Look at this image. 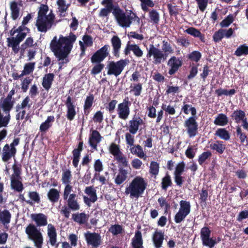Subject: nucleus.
Masks as SVG:
<instances>
[{
	"label": "nucleus",
	"instance_id": "54",
	"mask_svg": "<svg viewBox=\"0 0 248 248\" xmlns=\"http://www.w3.org/2000/svg\"><path fill=\"white\" fill-rule=\"evenodd\" d=\"M212 153L210 151L203 152L199 156L198 159L199 164L201 166L202 165L205 161L207 159H210Z\"/></svg>",
	"mask_w": 248,
	"mask_h": 248
},
{
	"label": "nucleus",
	"instance_id": "31",
	"mask_svg": "<svg viewBox=\"0 0 248 248\" xmlns=\"http://www.w3.org/2000/svg\"><path fill=\"white\" fill-rule=\"evenodd\" d=\"M49 201L53 203L57 202L60 198V191L56 188H51L47 193Z\"/></svg>",
	"mask_w": 248,
	"mask_h": 248
},
{
	"label": "nucleus",
	"instance_id": "35",
	"mask_svg": "<svg viewBox=\"0 0 248 248\" xmlns=\"http://www.w3.org/2000/svg\"><path fill=\"white\" fill-rule=\"evenodd\" d=\"M28 196L30 200L26 201L29 205L32 206L34 203H39L41 202L39 194L36 191H29Z\"/></svg>",
	"mask_w": 248,
	"mask_h": 248
},
{
	"label": "nucleus",
	"instance_id": "14",
	"mask_svg": "<svg viewBox=\"0 0 248 248\" xmlns=\"http://www.w3.org/2000/svg\"><path fill=\"white\" fill-rule=\"evenodd\" d=\"M183 64V58L182 57H176L172 56L168 61L167 65L170 69L168 74L170 75L175 74L182 66Z\"/></svg>",
	"mask_w": 248,
	"mask_h": 248
},
{
	"label": "nucleus",
	"instance_id": "8",
	"mask_svg": "<svg viewBox=\"0 0 248 248\" xmlns=\"http://www.w3.org/2000/svg\"><path fill=\"white\" fill-rule=\"evenodd\" d=\"M55 15L52 11L46 17H37L36 26L39 31L46 32L50 30L54 23Z\"/></svg>",
	"mask_w": 248,
	"mask_h": 248
},
{
	"label": "nucleus",
	"instance_id": "60",
	"mask_svg": "<svg viewBox=\"0 0 248 248\" xmlns=\"http://www.w3.org/2000/svg\"><path fill=\"white\" fill-rule=\"evenodd\" d=\"M236 91L234 89H231L229 91L226 89H222L219 88L215 91V93L217 96H221L222 95H232L235 93Z\"/></svg>",
	"mask_w": 248,
	"mask_h": 248
},
{
	"label": "nucleus",
	"instance_id": "29",
	"mask_svg": "<svg viewBox=\"0 0 248 248\" xmlns=\"http://www.w3.org/2000/svg\"><path fill=\"white\" fill-rule=\"evenodd\" d=\"M93 101L94 95L93 94H90L89 96H87L83 106L84 113L86 116H88L90 112Z\"/></svg>",
	"mask_w": 248,
	"mask_h": 248
},
{
	"label": "nucleus",
	"instance_id": "45",
	"mask_svg": "<svg viewBox=\"0 0 248 248\" xmlns=\"http://www.w3.org/2000/svg\"><path fill=\"white\" fill-rule=\"evenodd\" d=\"M236 134L239 137L241 143L244 144L246 142V146H248V137L246 133L242 131L239 125L236 126Z\"/></svg>",
	"mask_w": 248,
	"mask_h": 248
},
{
	"label": "nucleus",
	"instance_id": "56",
	"mask_svg": "<svg viewBox=\"0 0 248 248\" xmlns=\"http://www.w3.org/2000/svg\"><path fill=\"white\" fill-rule=\"evenodd\" d=\"M108 150L109 153L114 155L115 157L120 154H122V152L120 151L119 145L113 142L110 144Z\"/></svg>",
	"mask_w": 248,
	"mask_h": 248
},
{
	"label": "nucleus",
	"instance_id": "41",
	"mask_svg": "<svg viewBox=\"0 0 248 248\" xmlns=\"http://www.w3.org/2000/svg\"><path fill=\"white\" fill-rule=\"evenodd\" d=\"M33 43L34 41L32 37H28L25 41L21 45L20 53L23 54L27 48L36 46L37 44L36 43L34 44Z\"/></svg>",
	"mask_w": 248,
	"mask_h": 248
},
{
	"label": "nucleus",
	"instance_id": "24",
	"mask_svg": "<svg viewBox=\"0 0 248 248\" xmlns=\"http://www.w3.org/2000/svg\"><path fill=\"white\" fill-rule=\"evenodd\" d=\"M31 218L35 222L36 226H45L47 224V217L42 213L32 214Z\"/></svg>",
	"mask_w": 248,
	"mask_h": 248
},
{
	"label": "nucleus",
	"instance_id": "55",
	"mask_svg": "<svg viewBox=\"0 0 248 248\" xmlns=\"http://www.w3.org/2000/svg\"><path fill=\"white\" fill-rule=\"evenodd\" d=\"M162 51L164 54H165L166 58L168 57L169 54L173 52V49L170 44L165 40H163L162 42Z\"/></svg>",
	"mask_w": 248,
	"mask_h": 248
},
{
	"label": "nucleus",
	"instance_id": "62",
	"mask_svg": "<svg viewBox=\"0 0 248 248\" xmlns=\"http://www.w3.org/2000/svg\"><path fill=\"white\" fill-rule=\"evenodd\" d=\"M95 64L93 67L91 71V74L93 75H96L99 74L105 67V65L100 62H94Z\"/></svg>",
	"mask_w": 248,
	"mask_h": 248
},
{
	"label": "nucleus",
	"instance_id": "32",
	"mask_svg": "<svg viewBox=\"0 0 248 248\" xmlns=\"http://www.w3.org/2000/svg\"><path fill=\"white\" fill-rule=\"evenodd\" d=\"M13 106L14 101L6 98H4L0 102V108L3 109L5 113L10 114V111L13 108Z\"/></svg>",
	"mask_w": 248,
	"mask_h": 248
},
{
	"label": "nucleus",
	"instance_id": "61",
	"mask_svg": "<svg viewBox=\"0 0 248 248\" xmlns=\"http://www.w3.org/2000/svg\"><path fill=\"white\" fill-rule=\"evenodd\" d=\"M234 21V16L232 14H229L220 23L222 28L229 27Z\"/></svg>",
	"mask_w": 248,
	"mask_h": 248
},
{
	"label": "nucleus",
	"instance_id": "18",
	"mask_svg": "<svg viewBox=\"0 0 248 248\" xmlns=\"http://www.w3.org/2000/svg\"><path fill=\"white\" fill-rule=\"evenodd\" d=\"M131 51L133 52L134 55L138 58L141 57L143 54V51L138 45L131 44L128 41L124 49V53L125 55L127 56L130 54Z\"/></svg>",
	"mask_w": 248,
	"mask_h": 248
},
{
	"label": "nucleus",
	"instance_id": "1",
	"mask_svg": "<svg viewBox=\"0 0 248 248\" xmlns=\"http://www.w3.org/2000/svg\"><path fill=\"white\" fill-rule=\"evenodd\" d=\"M101 4L105 7L102 8L99 14V17H107L112 12L118 24L122 27H129L133 21H136L139 24L140 18L137 14L132 10H126V12L118 6H114L113 3L107 0H103Z\"/></svg>",
	"mask_w": 248,
	"mask_h": 248
},
{
	"label": "nucleus",
	"instance_id": "50",
	"mask_svg": "<svg viewBox=\"0 0 248 248\" xmlns=\"http://www.w3.org/2000/svg\"><path fill=\"white\" fill-rule=\"evenodd\" d=\"M85 193L92 198V202H94L97 200L96 190L93 186H87L84 190Z\"/></svg>",
	"mask_w": 248,
	"mask_h": 248
},
{
	"label": "nucleus",
	"instance_id": "63",
	"mask_svg": "<svg viewBox=\"0 0 248 248\" xmlns=\"http://www.w3.org/2000/svg\"><path fill=\"white\" fill-rule=\"evenodd\" d=\"M108 231L113 235H117L123 232V228L122 226L119 224L112 225Z\"/></svg>",
	"mask_w": 248,
	"mask_h": 248
},
{
	"label": "nucleus",
	"instance_id": "6",
	"mask_svg": "<svg viewBox=\"0 0 248 248\" xmlns=\"http://www.w3.org/2000/svg\"><path fill=\"white\" fill-rule=\"evenodd\" d=\"M192 116L185 120L184 126L189 138L195 137L198 133V124L196 121V109L195 107L190 108Z\"/></svg>",
	"mask_w": 248,
	"mask_h": 248
},
{
	"label": "nucleus",
	"instance_id": "22",
	"mask_svg": "<svg viewBox=\"0 0 248 248\" xmlns=\"http://www.w3.org/2000/svg\"><path fill=\"white\" fill-rule=\"evenodd\" d=\"M113 48L112 54L116 58L120 57V51L122 46V41L117 35H114L110 40Z\"/></svg>",
	"mask_w": 248,
	"mask_h": 248
},
{
	"label": "nucleus",
	"instance_id": "33",
	"mask_svg": "<svg viewBox=\"0 0 248 248\" xmlns=\"http://www.w3.org/2000/svg\"><path fill=\"white\" fill-rule=\"evenodd\" d=\"M10 8L11 11V18L13 20H16L20 14V9L18 6L17 2L15 1L11 2L10 3Z\"/></svg>",
	"mask_w": 248,
	"mask_h": 248
},
{
	"label": "nucleus",
	"instance_id": "16",
	"mask_svg": "<svg viewBox=\"0 0 248 248\" xmlns=\"http://www.w3.org/2000/svg\"><path fill=\"white\" fill-rule=\"evenodd\" d=\"M144 124L142 119L139 116L135 115L131 120L128 122L129 132L132 135L136 134L139 129V127Z\"/></svg>",
	"mask_w": 248,
	"mask_h": 248
},
{
	"label": "nucleus",
	"instance_id": "15",
	"mask_svg": "<svg viewBox=\"0 0 248 248\" xmlns=\"http://www.w3.org/2000/svg\"><path fill=\"white\" fill-rule=\"evenodd\" d=\"M25 38V34H17L16 37L7 38V46L12 47V50L15 54L18 53L20 50V43Z\"/></svg>",
	"mask_w": 248,
	"mask_h": 248
},
{
	"label": "nucleus",
	"instance_id": "27",
	"mask_svg": "<svg viewBox=\"0 0 248 248\" xmlns=\"http://www.w3.org/2000/svg\"><path fill=\"white\" fill-rule=\"evenodd\" d=\"M73 220L79 225L85 224L89 219V215L85 213H78L72 214Z\"/></svg>",
	"mask_w": 248,
	"mask_h": 248
},
{
	"label": "nucleus",
	"instance_id": "26",
	"mask_svg": "<svg viewBox=\"0 0 248 248\" xmlns=\"http://www.w3.org/2000/svg\"><path fill=\"white\" fill-rule=\"evenodd\" d=\"M16 153L10 148L9 145L6 144L2 149V160L3 162H8L12 157H15Z\"/></svg>",
	"mask_w": 248,
	"mask_h": 248
},
{
	"label": "nucleus",
	"instance_id": "34",
	"mask_svg": "<svg viewBox=\"0 0 248 248\" xmlns=\"http://www.w3.org/2000/svg\"><path fill=\"white\" fill-rule=\"evenodd\" d=\"M127 171L123 168H120L119 173L115 179V183L118 185L123 183L127 178Z\"/></svg>",
	"mask_w": 248,
	"mask_h": 248
},
{
	"label": "nucleus",
	"instance_id": "59",
	"mask_svg": "<svg viewBox=\"0 0 248 248\" xmlns=\"http://www.w3.org/2000/svg\"><path fill=\"white\" fill-rule=\"evenodd\" d=\"M32 16L31 14H28L25 17L23 18V20L22 22L21 25L20 26L22 29L25 31V33L27 34L30 32L31 30L26 26V25L29 23L30 20L31 19Z\"/></svg>",
	"mask_w": 248,
	"mask_h": 248
},
{
	"label": "nucleus",
	"instance_id": "53",
	"mask_svg": "<svg viewBox=\"0 0 248 248\" xmlns=\"http://www.w3.org/2000/svg\"><path fill=\"white\" fill-rule=\"evenodd\" d=\"M149 17L151 20V22L154 24L158 25L159 22V14L155 10H152L149 13Z\"/></svg>",
	"mask_w": 248,
	"mask_h": 248
},
{
	"label": "nucleus",
	"instance_id": "38",
	"mask_svg": "<svg viewBox=\"0 0 248 248\" xmlns=\"http://www.w3.org/2000/svg\"><path fill=\"white\" fill-rule=\"evenodd\" d=\"M56 4L58 6V12L60 13L61 16H64V14L70 6V3H66L65 0H57Z\"/></svg>",
	"mask_w": 248,
	"mask_h": 248
},
{
	"label": "nucleus",
	"instance_id": "39",
	"mask_svg": "<svg viewBox=\"0 0 248 248\" xmlns=\"http://www.w3.org/2000/svg\"><path fill=\"white\" fill-rule=\"evenodd\" d=\"M215 135L226 141L229 140L231 137L229 132L224 128H218L216 131Z\"/></svg>",
	"mask_w": 248,
	"mask_h": 248
},
{
	"label": "nucleus",
	"instance_id": "42",
	"mask_svg": "<svg viewBox=\"0 0 248 248\" xmlns=\"http://www.w3.org/2000/svg\"><path fill=\"white\" fill-rule=\"evenodd\" d=\"M11 218V214L7 209H5L2 211L0 210V222L3 224L5 225L9 224L10 222Z\"/></svg>",
	"mask_w": 248,
	"mask_h": 248
},
{
	"label": "nucleus",
	"instance_id": "58",
	"mask_svg": "<svg viewBox=\"0 0 248 248\" xmlns=\"http://www.w3.org/2000/svg\"><path fill=\"white\" fill-rule=\"evenodd\" d=\"M201 53L197 50H195L188 54L187 58L192 62H198L202 58Z\"/></svg>",
	"mask_w": 248,
	"mask_h": 248
},
{
	"label": "nucleus",
	"instance_id": "3",
	"mask_svg": "<svg viewBox=\"0 0 248 248\" xmlns=\"http://www.w3.org/2000/svg\"><path fill=\"white\" fill-rule=\"evenodd\" d=\"M72 191V186H65L63 198L64 200L66 201L67 206L64 205L62 207L61 213L66 218L69 217L71 211H78L80 208L78 195L75 193H71Z\"/></svg>",
	"mask_w": 248,
	"mask_h": 248
},
{
	"label": "nucleus",
	"instance_id": "43",
	"mask_svg": "<svg viewBox=\"0 0 248 248\" xmlns=\"http://www.w3.org/2000/svg\"><path fill=\"white\" fill-rule=\"evenodd\" d=\"M130 150L133 155H135L140 158L146 157V155L140 145H134L132 147H131Z\"/></svg>",
	"mask_w": 248,
	"mask_h": 248
},
{
	"label": "nucleus",
	"instance_id": "48",
	"mask_svg": "<svg viewBox=\"0 0 248 248\" xmlns=\"http://www.w3.org/2000/svg\"><path fill=\"white\" fill-rule=\"evenodd\" d=\"M159 164L156 161H152L150 163L149 167V173L152 175L154 176V178H156L157 175L159 173Z\"/></svg>",
	"mask_w": 248,
	"mask_h": 248
},
{
	"label": "nucleus",
	"instance_id": "47",
	"mask_svg": "<svg viewBox=\"0 0 248 248\" xmlns=\"http://www.w3.org/2000/svg\"><path fill=\"white\" fill-rule=\"evenodd\" d=\"M130 92L133 93L135 96H139L141 94L142 90V84L139 82L133 83L130 86Z\"/></svg>",
	"mask_w": 248,
	"mask_h": 248
},
{
	"label": "nucleus",
	"instance_id": "7",
	"mask_svg": "<svg viewBox=\"0 0 248 248\" xmlns=\"http://www.w3.org/2000/svg\"><path fill=\"white\" fill-rule=\"evenodd\" d=\"M211 231L209 227L204 226L201 229L200 238L202 242V244L204 246L209 248H213L218 242L221 241L220 237L217 239L211 237Z\"/></svg>",
	"mask_w": 248,
	"mask_h": 248
},
{
	"label": "nucleus",
	"instance_id": "4",
	"mask_svg": "<svg viewBox=\"0 0 248 248\" xmlns=\"http://www.w3.org/2000/svg\"><path fill=\"white\" fill-rule=\"evenodd\" d=\"M147 183L141 176L135 177L126 187L125 194H130L131 198L138 199L143 193L146 188Z\"/></svg>",
	"mask_w": 248,
	"mask_h": 248
},
{
	"label": "nucleus",
	"instance_id": "51",
	"mask_svg": "<svg viewBox=\"0 0 248 248\" xmlns=\"http://www.w3.org/2000/svg\"><path fill=\"white\" fill-rule=\"evenodd\" d=\"M180 207L179 211L188 215L190 212V204L189 202L181 200L180 202Z\"/></svg>",
	"mask_w": 248,
	"mask_h": 248
},
{
	"label": "nucleus",
	"instance_id": "17",
	"mask_svg": "<svg viewBox=\"0 0 248 248\" xmlns=\"http://www.w3.org/2000/svg\"><path fill=\"white\" fill-rule=\"evenodd\" d=\"M47 236L48 242L51 246L55 248H58L60 242H57V234L56 229L52 224H48L47 225Z\"/></svg>",
	"mask_w": 248,
	"mask_h": 248
},
{
	"label": "nucleus",
	"instance_id": "9",
	"mask_svg": "<svg viewBox=\"0 0 248 248\" xmlns=\"http://www.w3.org/2000/svg\"><path fill=\"white\" fill-rule=\"evenodd\" d=\"M128 62L129 61L127 59H121L116 62L114 61L110 62L107 65L108 68V75H113L117 77L121 74Z\"/></svg>",
	"mask_w": 248,
	"mask_h": 248
},
{
	"label": "nucleus",
	"instance_id": "36",
	"mask_svg": "<svg viewBox=\"0 0 248 248\" xmlns=\"http://www.w3.org/2000/svg\"><path fill=\"white\" fill-rule=\"evenodd\" d=\"M214 123L216 125L225 126L228 123V118L225 114L219 113L215 118Z\"/></svg>",
	"mask_w": 248,
	"mask_h": 248
},
{
	"label": "nucleus",
	"instance_id": "28",
	"mask_svg": "<svg viewBox=\"0 0 248 248\" xmlns=\"http://www.w3.org/2000/svg\"><path fill=\"white\" fill-rule=\"evenodd\" d=\"M54 74L53 73H48L45 75L43 78L42 85L46 90L48 91L51 88L54 80Z\"/></svg>",
	"mask_w": 248,
	"mask_h": 248
},
{
	"label": "nucleus",
	"instance_id": "23",
	"mask_svg": "<svg viewBox=\"0 0 248 248\" xmlns=\"http://www.w3.org/2000/svg\"><path fill=\"white\" fill-rule=\"evenodd\" d=\"M143 244L141 232L140 231H136L134 236L131 239V248H144Z\"/></svg>",
	"mask_w": 248,
	"mask_h": 248
},
{
	"label": "nucleus",
	"instance_id": "13",
	"mask_svg": "<svg viewBox=\"0 0 248 248\" xmlns=\"http://www.w3.org/2000/svg\"><path fill=\"white\" fill-rule=\"evenodd\" d=\"M84 237L87 245L93 248H97L101 244V236L98 233L88 231L85 233Z\"/></svg>",
	"mask_w": 248,
	"mask_h": 248
},
{
	"label": "nucleus",
	"instance_id": "10",
	"mask_svg": "<svg viewBox=\"0 0 248 248\" xmlns=\"http://www.w3.org/2000/svg\"><path fill=\"white\" fill-rule=\"evenodd\" d=\"M131 105V102L128 97H125L123 102L118 104L117 109V114L120 119L126 120L130 113V107Z\"/></svg>",
	"mask_w": 248,
	"mask_h": 248
},
{
	"label": "nucleus",
	"instance_id": "57",
	"mask_svg": "<svg viewBox=\"0 0 248 248\" xmlns=\"http://www.w3.org/2000/svg\"><path fill=\"white\" fill-rule=\"evenodd\" d=\"M5 116H3L1 110L0 109V128L6 127L9 124L10 120V114L5 113Z\"/></svg>",
	"mask_w": 248,
	"mask_h": 248
},
{
	"label": "nucleus",
	"instance_id": "25",
	"mask_svg": "<svg viewBox=\"0 0 248 248\" xmlns=\"http://www.w3.org/2000/svg\"><path fill=\"white\" fill-rule=\"evenodd\" d=\"M10 186L15 191L21 193L24 190V187L22 182V178L10 177Z\"/></svg>",
	"mask_w": 248,
	"mask_h": 248
},
{
	"label": "nucleus",
	"instance_id": "11",
	"mask_svg": "<svg viewBox=\"0 0 248 248\" xmlns=\"http://www.w3.org/2000/svg\"><path fill=\"white\" fill-rule=\"evenodd\" d=\"M152 56H153V62L155 64H160L162 60L164 61L166 59L165 54H164L162 51L155 47L153 44L150 45L146 55L147 58H150Z\"/></svg>",
	"mask_w": 248,
	"mask_h": 248
},
{
	"label": "nucleus",
	"instance_id": "40",
	"mask_svg": "<svg viewBox=\"0 0 248 248\" xmlns=\"http://www.w3.org/2000/svg\"><path fill=\"white\" fill-rule=\"evenodd\" d=\"M210 147L212 150L216 151L219 154H223L225 150V145L221 140H217L215 143L211 144Z\"/></svg>",
	"mask_w": 248,
	"mask_h": 248
},
{
	"label": "nucleus",
	"instance_id": "21",
	"mask_svg": "<svg viewBox=\"0 0 248 248\" xmlns=\"http://www.w3.org/2000/svg\"><path fill=\"white\" fill-rule=\"evenodd\" d=\"M164 239V232L161 230L155 231L152 236V241L155 248H161Z\"/></svg>",
	"mask_w": 248,
	"mask_h": 248
},
{
	"label": "nucleus",
	"instance_id": "52",
	"mask_svg": "<svg viewBox=\"0 0 248 248\" xmlns=\"http://www.w3.org/2000/svg\"><path fill=\"white\" fill-rule=\"evenodd\" d=\"M234 54L237 57L248 55V46L246 44L240 45L237 48Z\"/></svg>",
	"mask_w": 248,
	"mask_h": 248
},
{
	"label": "nucleus",
	"instance_id": "12",
	"mask_svg": "<svg viewBox=\"0 0 248 248\" xmlns=\"http://www.w3.org/2000/svg\"><path fill=\"white\" fill-rule=\"evenodd\" d=\"M109 46L105 45L97 50L91 57V61L92 63L94 62H101L109 55Z\"/></svg>",
	"mask_w": 248,
	"mask_h": 248
},
{
	"label": "nucleus",
	"instance_id": "46",
	"mask_svg": "<svg viewBox=\"0 0 248 248\" xmlns=\"http://www.w3.org/2000/svg\"><path fill=\"white\" fill-rule=\"evenodd\" d=\"M71 171L69 169L63 170L62 181L63 184L66 186H71L69 184L72 178Z\"/></svg>",
	"mask_w": 248,
	"mask_h": 248
},
{
	"label": "nucleus",
	"instance_id": "30",
	"mask_svg": "<svg viewBox=\"0 0 248 248\" xmlns=\"http://www.w3.org/2000/svg\"><path fill=\"white\" fill-rule=\"evenodd\" d=\"M185 32L194 36V37L199 38L200 40L203 43L205 42L204 34L202 33L199 30L194 27L188 28L185 31Z\"/></svg>",
	"mask_w": 248,
	"mask_h": 248
},
{
	"label": "nucleus",
	"instance_id": "20",
	"mask_svg": "<svg viewBox=\"0 0 248 248\" xmlns=\"http://www.w3.org/2000/svg\"><path fill=\"white\" fill-rule=\"evenodd\" d=\"M102 137L99 132L94 130L92 132L89 139V143L90 146L94 150H97V144L101 141Z\"/></svg>",
	"mask_w": 248,
	"mask_h": 248
},
{
	"label": "nucleus",
	"instance_id": "19",
	"mask_svg": "<svg viewBox=\"0 0 248 248\" xmlns=\"http://www.w3.org/2000/svg\"><path fill=\"white\" fill-rule=\"evenodd\" d=\"M65 104L67 108L66 117L69 121H72L74 119L77 114L76 111V106L72 102V98L70 96L67 97Z\"/></svg>",
	"mask_w": 248,
	"mask_h": 248
},
{
	"label": "nucleus",
	"instance_id": "44",
	"mask_svg": "<svg viewBox=\"0 0 248 248\" xmlns=\"http://www.w3.org/2000/svg\"><path fill=\"white\" fill-rule=\"evenodd\" d=\"M231 117L234 118L236 123L242 122L246 118L245 111L240 109L234 111L232 114Z\"/></svg>",
	"mask_w": 248,
	"mask_h": 248
},
{
	"label": "nucleus",
	"instance_id": "2",
	"mask_svg": "<svg viewBox=\"0 0 248 248\" xmlns=\"http://www.w3.org/2000/svg\"><path fill=\"white\" fill-rule=\"evenodd\" d=\"M77 36L72 32L68 36L61 35L58 40L57 36L53 37L50 44V48L59 61V65H62L69 62L67 57L70 54L76 41Z\"/></svg>",
	"mask_w": 248,
	"mask_h": 248
},
{
	"label": "nucleus",
	"instance_id": "64",
	"mask_svg": "<svg viewBox=\"0 0 248 248\" xmlns=\"http://www.w3.org/2000/svg\"><path fill=\"white\" fill-rule=\"evenodd\" d=\"M35 66V62H29L26 63L24 67V70L22 71V75H29L32 73Z\"/></svg>",
	"mask_w": 248,
	"mask_h": 248
},
{
	"label": "nucleus",
	"instance_id": "5",
	"mask_svg": "<svg viewBox=\"0 0 248 248\" xmlns=\"http://www.w3.org/2000/svg\"><path fill=\"white\" fill-rule=\"evenodd\" d=\"M25 232L28 237L32 240L36 248H42L43 236L42 232L34 224L30 223L26 228Z\"/></svg>",
	"mask_w": 248,
	"mask_h": 248
},
{
	"label": "nucleus",
	"instance_id": "49",
	"mask_svg": "<svg viewBox=\"0 0 248 248\" xmlns=\"http://www.w3.org/2000/svg\"><path fill=\"white\" fill-rule=\"evenodd\" d=\"M168 9L169 10V14L171 16L176 17L181 11V9L179 8V7L175 4L172 3H168L167 5Z\"/></svg>",
	"mask_w": 248,
	"mask_h": 248
},
{
	"label": "nucleus",
	"instance_id": "37",
	"mask_svg": "<svg viewBox=\"0 0 248 248\" xmlns=\"http://www.w3.org/2000/svg\"><path fill=\"white\" fill-rule=\"evenodd\" d=\"M172 182L171 177L168 172L165 174V175L162 178L161 182V189L164 191H167L168 188L171 186Z\"/></svg>",
	"mask_w": 248,
	"mask_h": 248
}]
</instances>
